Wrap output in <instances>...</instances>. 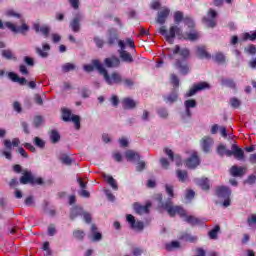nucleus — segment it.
<instances>
[{"mask_svg": "<svg viewBox=\"0 0 256 256\" xmlns=\"http://www.w3.org/2000/svg\"><path fill=\"white\" fill-rule=\"evenodd\" d=\"M158 33L160 35H163L165 37L166 41L170 43V45H173V38L177 35L180 39H184L185 41H197L199 39V32L197 30H190V32H186L183 34V31L178 26H171L169 28V31L165 28V26H162L159 28Z\"/></svg>", "mask_w": 256, "mask_h": 256, "instance_id": "nucleus-1", "label": "nucleus"}, {"mask_svg": "<svg viewBox=\"0 0 256 256\" xmlns=\"http://www.w3.org/2000/svg\"><path fill=\"white\" fill-rule=\"evenodd\" d=\"M173 54H170L169 59H173V55H180L181 59H177L175 62V67L179 69L182 75L189 74V65L187 64V59L191 56V51L188 48H182L179 45H176L172 51Z\"/></svg>", "mask_w": 256, "mask_h": 256, "instance_id": "nucleus-2", "label": "nucleus"}, {"mask_svg": "<svg viewBox=\"0 0 256 256\" xmlns=\"http://www.w3.org/2000/svg\"><path fill=\"white\" fill-rule=\"evenodd\" d=\"M165 189L169 199H167L166 202L162 203L163 209L167 211L170 217H175V215H179L180 217H185V209H183V207L181 206H174L173 201H171V199L175 197L173 186L166 184Z\"/></svg>", "mask_w": 256, "mask_h": 256, "instance_id": "nucleus-3", "label": "nucleus"}, {"mask_svg": "<svg viewBox=\"0 0 256 256\" xmlns=\"http://www.w3.org/2000/svg\"><path fill=\"white\" fill-rule=\"evenodd\" d=\"M93 65L96 67L97 71L104 77V81L107 85H121L123 83V76L117 71H114L109 75V72L99 60H93Z\"/></svg>", "mask_w": 256, "mask_h": 256, "instance_id": "nucleus-4", "label": "nucleus"}, {"mask_svg": "<svg viewBox=\"0 0 256 256\" xmlns=\"http://www.w3.org/2000/svg\"><path fill=\"white\" fill-rule=\"evenodd\" d=\"M21 185H44L45 181L41 177H35L31 170H23L20 177Z\"/></svg>", "mask_w": 256, "mask_h": 256, "instance_id": "nucleus-5", "label": "nucleus"}, {"mask_svg": "<svg viewBox=\"0 0 256 256\" xmlns=\"http://www.w3.org/2000/svg\"><path fill=\"white\" fill-rule=\"evenodd\" d=\"M5 27L11 30L12 33H21L22 35H25L29 31V26L25 22L21 26H17L11 22H5L3 24V21L0 20V29H5Z\"/></svg>", "mask_w": 256, "mask_h": 256, "instance_id": "nucleus-6", "label": "nucleus"}, {"mask_svg": "<svg viewBox=\"0 0 256 256\" xmlns=\"http://www.w3.org/2000/svg\"><path fill=\"white\" fill-rule=\"evenodd\" d=\"M181 21H183L184 25H186V27H188L190 31H193L195 29V21H193V18L189 16L184 17L183 12L176 11L174 13V22L176 23V25H179Z\"/></svg>", "mask_w": 256, "mask_h": 256, "instance_id": "nucleus-7", "label": "nucleus"}, {"mask_svg": "<svg viewBox=\"0 0 256 256\" xmlns=\"http://www.w3.org/2000/svg\"><path fill=\"white\" fill-rule=\"evenodd\" d=\"M62 119L65 123H69V121L74 122L75 129L79 131L81 129V118L77 115H72L71 110L64 108L62 109Z\"/></svg>", "mask_w": 256, "mask_h": 256, "instance_id": "nucleus-8", "label": "nucleus"}, {"mask_svg": "<svg viewBox=\"0 0 256 256\" xmlns=\"http://www.w3.org/2000/svg\"><path fill=\"white\" fill-rule=\"evenodd\" d=\"M215 19H217V11L210 8L206 16L202 18V23L206 24L210 29H214V27H217V20Z\"/></svg>", "mask_w": 256, "mask_h": 256, "instance_id": "nucleus-9", "label": "nucleus"}, {"mask_svg": "<svg viewBox=\"0 0 256 256\" xmlns=\"http://www.w3.org/2000/svg\"><path fill=\"white\" fill-rule=\"evenodd\" d=\"M205 89H211V85L207 82H199L190 88L185 97H193V95H196L199 91H205Z\"/></svg>", "mask_w": 256, "mask_h": 256, "instance_id": "nucleus-10", "label": "nucleus"}, {"mask_svg": "<svg viewBox=\"0 0 256 256\" xmlns=\"http://www.w3.org/2000/svg\"><path fill=\"white\" fill-rule=\"evenodd\" d=\"M119 41V32L115 28H110L107 31V40L106 44L108 47H115Z\"/></svg>", "mask_w": 256, "mask_h": 256, "instance_id": "nucleus-11", "label": "nucleus"}, {"mask_svg": "<svg viewBox=\"0 0 256 256\" xmlns=\"http://www.w3.org/2000/svg\"><path fill=\"white\" fill-rule=\"evenodd\" d=\"M232 150L227 152V157H235L238 161H243L245 159V152L243 149L239 148L237 144H233L231 147Z\"/></svg>", "mask_w": 256, "mask_h": 256, "instance_id": "nucleus-12", "label": "nucleus"}, {"mask_svg": "<svg viewBox=\"0 0 256 256\" xmlns=\"http://www.w3.org/2000/svg\"><path fill=\"white\" fill-rule=\"evenodd\" d=\"M104 65L107 69H118L121 67V59L115 55H112L104 59Z\"/></svg>", "mask_w": 256, "mask_h": 256, "instance_id": "nucleus-13", "label": "nucleus"}, {"mask_svg": "<svg viewBox=\"0 0 256 256\" xmlns=\"http://www.w3.org/2000/svg\"><path fill=\"white\" fill-rule=\"evenodd\" d=\"M81 21H83V15L80 13L76 14L70 21L69 27L73 33H79L81 31Z\"/></svg>", "mask_w": 256, "mask_h": 256, "instance_id": "nucleus-14", "label": "nucleus"}, {"mask_svg": "<svg viewBox=\"0 0 256 256\" xmlns=\"http://www.w3.org/2000/svg\"><path fill=\"white\" fill-rule=\"evenodd\" d=\"M126 221L129 223L131 229H136V231H143L145 229V224L142 221L135 220V216L128 214L126 216Z\"/></svg>", "mask_w": 256, "mask_h": 256, "instance_id": "nucleus-15", "label": "nucleus"}, {"mask_svg": "<svg viewBox=\"0 0 256 256\" xmlns=\"http://www.w3.org/2000/svg\"><path fill=\"white\" fill-rule=\"evenodd\" d=\"M133 209L137 215H143L149 213V209H151V202H147L146 205H141L138 202L133 204Z\"/></svg>", "mask_w": 256, "mask_h": 256, "instance_id": "nucleus-16", "label": "nucleus"}, {"mask_svg": "<svg viewBox=\"0 0 256 256\" xmlns=\"http://www.w3.org/2000/svg\"><path fill=\"white\" fill-rule=\"evenodd\" d=\"M35 51L39 57L47 59V57H49V52L51 51V45L44 43L42 44V48L36 47Z\"/></svg>", "mask_w": 256, "mask_h": 256, "instance_id": "nucleus-17", "label": "nucleus"}, {"mask_svg": "<svg viewBox=\"0 0 256 256\" xmlns=\"http://www.w3.org/2000/svg\"><path fill=\"white\" fill-rule=\"evenodd\" d=\"M171 14V10L169 8H164L163 10L158 12L156 22L159 23V25H165L167 18Z\"/></svg>", "mask_w": 256, "mask_h": 256, "instance_id": "nucleus-18", "label": "nucleus"}, {"mask_svg": "<svg viewBox=\"0 0 256 256\" xmlns=\"http://www.w3.org/2000/svg\"><path fill=\"white\" fill-rule=\"evenodd\" d=\"M213 146V138L205 136L201 139V147L204 153H211V147Z\"/></svg>", "mask_w": 256, "mask_h": 256, "instance_id": "nucleus-19", "label": "nucleus"}, {"mask_svg": "<svg viewBox=\"0 0 256 256\" xmlns=\"http://www.w3.org/2000/svg\"><path fill=\"white\" fill-rule=\"evenodd\" d=\"M216 195L219 197V199H226L231 197V189L226 186H220L216 188Z\"/></svg>", "mask_w": 256, "mask_h": 256, "instance_id": "nucleus-20", "label": "nucleus"}, {"mask_svg": "<svg viewBox=\"0 0 256 256\" xmlns=\"http://www.w3.org/2000/svg\"><path fill=\"white\" fill-rule=\"evenodd\" d=\"M33 29L36 33H42V35H44L45 39H47V37H49V33H51V28L47 25H39V23H35L33 25Z\"/></svg>", "mask_w": 256, "mask_h": 256, "instance_id": "nucleus-21", "label": "nucleus"}, {"mask_svg": "<svg viewBox=\"0 0 256 256\" xmlns=\"http://www.w3.org/2000/svg\"><path fill=\"white\" fill-rule=\"evenodd\" d=\"M199 163V156L194 153L191 155L190 158L186 160V167H188V169H195L196 167H198Z\"/></svg>", "mask_w": 256, "mask_h": 256, "instance_id": "nucleus-22", "label": "nucleus"}, {"mask_svg": "<svg viewBox=\"0 0 256 256\" xmlns=\"http://www.w3.org/2000/svg\"><path fill=\"white\" fill-rule=\"evenodd\" d=\"M180 241H186V243H197V236H193L187 232H181L178 236Z\"/></svg>", "mask_w": 256, "mask_h": 256, "instance_id": "nucleus-23", "label": "nucleus"}, {"mask_svg": "<svg viewBox=\"0 0 256 256\" xmlns=\"http://www.w3.org/2000/svg\"><path fill=\"white\" fill-rule=\"evenodd\" d=\"M180 217H185V222L191 225L192 227H195V225H203V220L192 215L187 216V211H185V216Z\"/></svg>", "mask_w": 256, "mask_h": 256, "instance_id": "nucleus-24", "label": "nucleus"}, {"mask_svg": "<svg viewBox=\"0 0 256 256\" xmlns=\"http://www.w3.org/2000/svg\"><path fill=\"white\" fill-rule=\"evenodd\" d=\"M8 78L10 81H13V83H19V85H27V79L25 77H19V75H17L15 72H9Z\"/></svg>", "mask_w": 256, "mask_h": 256, "instance_id": "nucleus-25", "label": "nucleus"}, {"mask_svg": "<svg viewBox=\"0 0 256 256\" xmlns=\"http://www.w3.org/2000/svg\"><path fill=\"white\" fill-rule=\"evenodd\" d=\"M164 153L168 156L170 161H176V165L178 167L179 165H181V156H179L178 154L175 155V153H173V150L169 148H164Z\"/></svg>", "mask_w": 256, "mask_h": 256, "instance_id": "nucleus-26", "label": "nucleus"}, {"mask_svg": "<svg viewBox=\"0 0 256 256\" xmlns=\"http://www.w3.org/2000/svg\"><path fill=\"white\" fill-rule=\"evenodd\" d=\"M198 187H201L203 191H209L211 189V185L209 184V178H197L195 180Z\"/></svg>", "mask_w": 256, "mask_h": 256, "instance_id": "nucleus-27", "label": "nucleus"}, {"mask_svg": "<svg viewBox=\"0 0 256 256\" xmlns=\"http://www.w3.org/2000/svg\"><path fill=\"white\" fill-rule=\"evenodd\" d=\"M232 177H243L245 175V168L232 166L230 169Z\"/></svg>", "mask_w": 256, "mask_h": 256, "instance_id": "nucleus-28", "label": "nucleus"}, {"mask_svg": "<svg viewBox=\"0 0 256 256\" xmlns=\"http://www.w3.org/2000/svg\"><path fill=\"white\" fill-rule=\"evenodd\" d=\"M221 85L222 87H228L229 89H234L235 91L237 90V84L233 79L222 78Z\"/></svg>", "mask_w": 256, "mask_h": 256, "instance_id": "nucleus-29", "label": "nucleus"}, {"mask_svg": "<svg viewBox=\"0 0 256 256\" xmlns=\"http://www.w3.org/2000/svg\"><path fill=\"white\" fill-rule=\"evenodd\" d=\"M92 241L97 242L103 239V234L97 231V225H91Z\"/></svg>", "mask_w": 256, "mask_h": 256, "instance_id": "nucleus-30", "label": "nucleus"}, {"mask_svg": "<svg viewBox=\"0 0 256 256\" xmlns=\"http://www.w3.org/2000/svg\"><path fill=\"white\" fill-rule=\"evenodd\" d=\"M118 53L120 55V59H122L124 63H133V56H131V53L125 50H119Z\"/></svg>", "mask_w": 256, "mask_h": 256, "instance_id": "nucleus-31", "label": "nucleus"}, {"mask_svg": "<svg viewBox=\"0 0 256 256\" xmlns=\"http://www.w3.org/2000/svg\"><path fill=\"white\" fill-rule=\"evenodd\" d=\"M77 217H83V210L79 207H73L70 210V219L71 221H75Z\"/></svg>", "mask_w": 256, "mask_h": 256, "instance_id": "nucleus-32", "label": "nucleus"}, {"mask_svg": "<svg viewBox=\"0 0 256 256\" xmlns=\"http://www.w3.org/2000/svg\"><path fill=\"white\" fill-rule=\"evenodd\" d=\"M122 105L123 109H135V107H137V103L131 98H124L122 100Z\"/></svg>", "mask_w": 256, "mask_h": 256, "instance_id": "nucleus-33", "label": "nucleus"}, {"mask_svg": "<svg viewBox=\"0 0 256 256\" xmlns=\"http://www.w3.org/2000/svg\"><path fill=\"white\" fill-rule=\"evenodd\" d=\"M126 159L128 161H139L141 159V156L139 155V153L133 150H128L126 151Z\"/></svg>", "mask_w": 256, "mask_h": 256, "instance_id": "nucleus-34", "label": "nucleus"}, {"mask_svg": "<svg viewBox=\"0 0 256 256\" xmlns=\"http://www.w3.org/2000/svg\"><path fill=\"white\" fill-rule=\"evenodd\" d=\"M49 137H50L51 143L53 144L59 143V141H61V134H59V131L57 130H51L49 132Z\"/></svg>", "mask_w": 256, "mask_h": 256, "instance_id": "nucleus-35", "label": "nucleus"}, {"mask_svg": "<svg viewBox=\"0 0 256 256\" xmlns=\"http://www.w3.org/2000/svg\"><path fill=\"white\" fill-rule=\"evenodd\" d=\"M1 53L4 59H7L8 61H17V57L15 56V54H13V51H11L10 49L2 50Z\"/></svg>", "mask_w": 256, "mask_h": 256, "instance_id": "nucleus-36", "label": "nucleus"}, {"mask_svg": "<svg viewBox=\"0 0 256 256\" xmlns=\"http://www.w3.org/2000/svg\"><path fill=\"white\" fill-rule=\"evenodd\" d=\"M19 138H14L11 142V140H4V146L6 149H9L11 151L12 147H19Z\"/></svg>", "mask_w": 256, "mask_h": 256, "instance_id": "nucleus-37", "label": "nucleus"}, {"mask_svg": "<svg viewBox=\"0 0 256 256\" xmlns=\"http://www.w3.org/2000/svg\"><path fill=\"white\" fill-rule=\"evenodd\" d=\"M212 59L215 61V63H218V65H223V63L226 61L225 54L222 52H217L214 56H212Z\"/></svg>", "mask_w": 256, "mask_h": 256, "instance_id": "nucleus-38", "label": "nucleus"}, {"mask_svg": "<svg viewBox=\"0 0 256 256\" xmlns=\"http://www.w3.org/2000/svg\"><path fill=\"white\" fill-rule=\"evenodd\" d=\"M176 175L180 183H185L189 177L186 170H180V169L176 170Z\"/></svg>", "mask_w": 256, "mask_h": 256, "instance_id": "nucleus-39", "label": "nucleus"}, {"mask_svg": "<svg viewBox=\"0 0 256 256\" xmlns=\"http://www.w3.org/2000/svg\"><path fill=\"white\" fill-rule=\"evenodd\" d=\"M197 53L200 59H211V54L205 49V47H198Z\"/></svg>", "mask_w": 256, "mask_h": 256, "instance_id": "nucleus-40", "label": "nucleus"}, {"mask_svg": "<svg viewBox=\"0 0 256 256\" xmlns=\"http://www.w3.org/2000/svg\"><path fill=\"white\" fill-rule=\"evenodd\" d=\"M219 231H221V227L216 225L212 230L208 232V237H210V239H217Z\"/></svg>", "mask_w": 256, "mask_h": 256, "instance_id": "nucleus-41", "label": "nucleus"}, {"mask_svg": "<svg viewBox=\"0 0 256 256\" xmlns=\"http://www.w3.org/2000/svg\"><path fill=\"white\" fill-rule=\"evenodd\" d=\"M242 41H256V32H253L252 34L245 32L243 34Z\"/></svg>", "mask_w": 256, "mask_h": 256, "instance_id": "nucleus-42", "label": "nucleus"}, {"mask_svg": "<svg viewBox=\"0 0 256 256\" xmlns=\"http://www.w3.org/2000/svg\"><path fill=\"white\" fill-rule=\"evenodd\" d=\"M179 247H181L179 241H172L171 243L166 244L167 251H173V249H179Z\"/></svg>", "mask_w": 256, "mask_h": 256, "instance_id": "nucleus-43", "label": "nucleus"}, {"mask_svg": "<svg viewBox=\"0 0 256 256\" xmlns=\"http://www.w3.org/2000/svg\"><path fill=\"white\" fill-rule=\"evenodd\" d=\"M73 237L78 239V241H83L85 239V232L83 230H74Z\"/></svg>", "mask_w": 256, "mask_h": 256, "instance_id": "nucleus-44", "label": "nucleus"}, {"mask_svg": "<svg viewBox=\"0 0 256 256\" xmlns=\"http://www.w3.org/2000/svg\"><path fill=\"white\" fill-rule=\"evenodd\" d=\"M33 143L36 147H39V149H45V142L40 137H34Z\"/></svg>", "mask_w": 256, "mask_h": 256, "instance_id": "nucleus-45", "label": "nucleus"}, {"mask_svg": "<svg viewBox=\"0 0 256 256\" xmlns=\"http://www.w3.org/2000/svg\"><path fill=\"white\" fill-rule=\"evenodd\" d=\"M93 41L98 49H103V47H105V40L102 38L95 36Z\"/></svg>", "mask_w": 256, "mask_h": 256, "instance_id": "nucleus-46", "label": "nucleus"}, {"mask_svg": "<svg viewBox=\"0 0 256 256\" xmlns=\"http://www.w3.org/2000/svg\"><path fill=\"white\" fill-rule=\"evenodd\" d=\"M75 64L73 63H66L62 66L63 73H69V71H75Z\"/></svg>", "mask_w": 256, "mask_h": 256, "instance_id": "nucleus-47", "label": "nucleus"}, {"mask_svg": "<svg viewBox=\"0 0 256 256\" xmlns=\"http://www.w3.org/2000/svg\"><path fill=\"white\" fill-rule=\"evenodd\" d=\"M107 183L112 187V189H114V191H117L119 189L117 181L113 179V176H107Z\"/></svg>", "mask_w": 256, "mask_h": 256, "instance_id": "nucleus-48", "label": "nucleus"}, {"mask_svg": "<svg viewBox=\"0 0 256 256\" xmlns=\"http://www.w3.org/2000/svg\"><path fill=\"white\" fill-rule=\"evenodd\" d=\"M185 109H193L197 107V101L195 99H189L184 102Z\"/></svg>", "mask_w": 256, "mask_h": 256, "instance_id": "nucleus-49", "label": "nucleus"}, {"mask_svg": "<svg viewBox=\"0 0 256 256\" xmlns=\"http://www.w3.org/2000/svg\"><path fill=\"white\" fill-rule=\"evenodd\" d=\"M178 95L176 92H172L170 95H168L166 98H165V102L166 103H175V101H177L178 99Z\"/></svg>", "mask_w": 256, "mask_h": 256, "instance_id": "nucleus-50", "label": "nucleus"}, {"mask_svg": "<svg viewBox=\"0 0 256 256\" xmlns=\"http://www.w3.org/2000/svg\"><path fill=\"white\" fill-rule=\"evenodd\" d=\"M228 151H231V150H227V147H225V145H223V144L219 145L217 148V153H218V155H220V157H224V155H226V157H227Z\"/></svg>", "mask_w": 256, "mask_h": 256, "instance_id": "nucleus-51", "label": "nucleus"}, {"mask_svg": "<svg viewBox=\"0 0 256 256\" xmlns=\"http://www.w3.org/2000/svg\"><path fill=\"white\" fill-rule=\"evenodd\" d=\"M157 114L159 117H161V119H167V117H169V112H167L166 108H159L157 110Z\"/></svg>", "mask_w": 256, "mask_h": 256, "instance_id": "nucleus-52", "label": "nucleus"}, {"mask_svg": "<svg viewBox=\"0 0 256 256\" xmlns=\"http://www.w3.org/2000/svg\"><path fill=\"white\" fill-rule=\"evenodd\" d=\"M122 83L124 85V87H129V89H131L133 87V85H135V82L133 81V79L130 78H122Z\"/></svg>", "mask_w": 256, "mask_h": 256, "instance_id": "nucleus-53", "label": "nucleus"}, {"mask_svg": "<svg viewBox=\"0 0 256 256\" xmlns=\"http://www.w3.org/2000/svg\"><path fill=\"white\" fill-rule=\"evenodd\" d=\"M34 127L39 128L43 124V116H35L33 121Z\"/></svg>", "mask_w": 256, "mask_h": 256, "instance_id": "nucleus-54", "label": "nucleus"}, {"mask_svg": "<svg viewBox=\"0 0 256 256\" xmlns=\"http://www.w3.org/2000/svg\"><path fill=\"white\" fill-rule=\"evenodd\" d=\"M170 83L173 85V87H179V77H177L175 74H171Z\"/></svg>", "mask_w": 256, "mask_h": 256, "instance_id": "nucleus-55", "label": "nucleus"}, {"mask_svg": "<svg viewBox=\"0 0 256 256\" xmlns=\"http://www.w3.org/2000/svg\"><path fill=\"white\" fill-rule=\"evenodd\" d=\"M230 105L233 107V109H237L241 106V101L237 98H231Z\"/></svg>", "mask_w": 256, "mask_h": 256, "instance_id": "nucleus-56", "label": "nucleus"}, {"mask_svg": "<svg viewBox=\"0 0 256 256\" xmlns=\"http://www.w3.org/2000/svg\"><path fill=\"white\" fill-rule=\"evenodd\" d=\"M244 51H245L246 53H249L250 55H255V53H256V47H255V45L251 44V45L245 47V48H244Z\"/></svg>", "mask_w": 256, "mask_h": 256, "instance_id": "nucleus-57", "label": "nucleus"}, {"mask_svg": "<svg viewBox=\"0 0 256 256\" xmlns=\"http://www.w3.org/2000/svg\"><path fill=\"white\" fill-rule=\"evenodd\" d=\"M24 63H26V65H28V67H33L35 65V60H33V58H31L29 56H25Z\"/></svg>", "mask_w": 256, "mask_h": 256, "instance_id": "nucleus-58", "label": "nucleus"}, {"mask_svg": "<svg viewBox=\"0 0 256 256\" xmlns=\"http://www.w3.org/2000/svg\"><path fill=\"white\" fill-rule=\"evenodd\" d=\"M82 217H83L85 223H91V221H92L91 214L83 211L82 212Z\"/></svg>", "mask_w": 256, "mask_h": 256, "instance_id": "nucleus-59", "label": "nucleus"}, {"mask_svg": "<svg viewBox=\"0 0 256 256\" xmlns=\"http://www.w3.org/2000/svg\"><path fill=\"white\" fill-rule=\"evenodd\" d=\"M19 71L22 75H29V70L27 69V66H25L24 64H21L19 66Z\"/></svg>", "mask_w": 256, "mask_h": 256, "instance_id": "nucleus-60", "label": "nucleus"}, {"mask_svg": "<svg viewBox=\"0 0 256 256\" xmlns=\"http://www.w3.org/2000/svg\"><path fill=\"white\" fill-rule=\"evenodd\" d=\"M160 164L162 165L163 169H169V160H167V158H161Z\"/></svg>", "mask_w": 256, "mask_h": 256, "instance_id": "nucleus-61", "label": "nucleus"}, {"mask_svg": "<svg viewBox=\"0 0 256 256\" xmlns=\"http://www.w3.org/2000/svg\"><path fill=\"white\" fill-rule=\"evenodd\" d=\"M132 255H134V256L143 255V249H141L139 247L134 248L133 251H132Z\"/></svg>", "mask_w": 256, "mask_h": 256, "instance_id": "nucleus-62", "label": "nucleus"}, {"mask_svg": "<svg viewBox=\"0 0 256 256\" xmlns=\"http://www.w3.org/2000/svg\"><path fill=\"white\" fill-rule=\"evenodd\" d=\"M69 3L71 7L74 8L75 10L79 9V5H80L79 0H69Z\"/></svg>", "mask_w": 256, "mask_h": 256, "instance_id": "nucleus-63", "label": "nucleus"}, {"mask_svg": "<svg viewBox=\"0 0 256 256\" xmlns=\"http://www.w3.org/2000/svg\"><path fill=\"white\" fill-rule=\"evenodd\" d=\"M34 101H35L36 105H43V98L39 94H36L34 96Z\"/></svg>", "mask_w": 256, "mask_h": 256, "instance_id": "nucleus-64", "label": "nucleus"}]
</instances>
